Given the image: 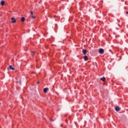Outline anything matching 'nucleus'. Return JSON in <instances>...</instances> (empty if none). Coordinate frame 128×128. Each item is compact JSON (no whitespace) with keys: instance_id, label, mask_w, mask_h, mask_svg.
Returning <instances> with one entry per match:
<instances>
[{"instance_id":"f257e3e1","label":"nucleus","mask_w":128,"mask_h":128,"mask_svg":"<svg viewBox=\"0 0 128 128\" xmlns=\"http://www.w3.org/2000/svg\"><path fill=\"white\" fill-rule=\"evenodd\" d=\"M98 52L99 54H102L104 53V50L103 48H100L99 49Z\"/></svg>"},{"instance_id":"f03ea898","label":"nucleus","mask_w":128,"mask_h":128,"mask_svg":"<svg viewBox=\"0 0 128 128\" xmlns=\"http://www.w3.org/2000/svg\"><path fill=\"white\" fill-rule=\"evenodd\" d=\"M11 22H12V24H16V22L14 18H11Z\"/></svg>"},{"instance_id":"7ed1b4c3","label":"nucleus","mask_w":128,"mask_h":128,"mask_svg":"<svg viewBox=\"0 0 128 128\" xmlns=\"http://www.w3.org/2000/svg\"><path fill=\"white\" fill-rule=\"evenodd\" d=\"M8 70H14V68H12V66H10L8 68Z\"/></svg>"},{"instance_id":"20e7f679","label":"nucleus","mask_w":128,"mask_h":128,"mask_svg":"<svg viewBox=\"0 0 128 128\" xmlns=\"http://www.w3.org/2000/svg\"><path fill=\"white\" fill-rule=\"evenodd\" d=\"M120 108H118V106H116L115 108V110H116V112H120Z\"/></svg>"},{"instance_id":"39448f33","label":"nucleus","mask_w":128,"mask_h":128,"mask_svg":"<svg viewBox=\"0 0 128 128\" xmlns=\"http://www.w3.org/2000/svg\"><path fill=\"white\" fill-rule=\"evenodd\" d=\"M48 88H44V92L46 94V92H48Z\"/></svg>"},{"instance_id":"423d86ee","label":"nucleus","mask_w":128,"mask_h":128,"mask_svg":"<svg viewBox=\"0 0 128 128\" xmlns=\"http://www.w3.org/2000/svg\"><path fill=\"white\" fill-rule=\"evenodd\" d=\"M24 20H26V18H24V17H22L21 20H20V21L22 22H24Z\"/></svg>"},{"instance_id":"0eeeda50","label":"nucleus","mask_w":128,"mask_h":128,"mask_svg":"<svg viewBox=\"0 0 128 128\" xmlns=\"http://www.w3.org/2000/svg\"><path fill=\"white\" fill-rule=\"evenodd\" d=\"M82 52L84 54H86V50H82Z\"/></svg>"},{"instance_id":"6e6552de","label":"nucleus","mask_w":128,"mask_h":128,"mask_svg":"<svg viewBox=\"0 0 128 128\" xmlns=\"http://www.w3.org/2000/svg\"><path fill=\"white\" fill-rule=\"evenodd\" d=\"M84 60L86 61L88 60V56H84Z\"/></svg>"},{"instance_id":"1a4fd4ad","label":"nucleus","mask_w":128,"mask_h":128,"mask_svg":"<svg viewBox=\"0 0 128 128\" xmlns=\"http://www.w3.org/2000/svg\"><path fill=\"white\" fill-rule=\"evenodd\" d=\"M100 80H102V82H104V80H106V78L102 77V78H100Z\"/></svg>"},{"instance_id":"9d476101","label":"nucleus","mask_w":128,"mask_h":128,"mask_svg":"<svg viewBox=\"0 0 128 128\" xmlns=\"http://www.w3.org/2000/svg\"><path fill=\"white\" fill-rule=\"evenodd\" d=\"M4 1H2L0 3L1 6H4Z\"/></svg>"},{"instance_id":"9b49d317","label":"nucleus","mask_w":128,"mask_h":128,"mask_svg":"<svg viewBox=\"0 0 128 128\" xmlns=\"http://www.w3.org/2000/svg\"><path fill=\"white\" fill-rule=\"evenodd\" d=\"M30 14H31L30 16H34V12H31Z\"/></svg>"},{"instance_id":"f8f14e48","label":"nucleus","mask_w":128,"mask_h":128,"mask_svg":"<svg viewBox=\"0 0 128 128\" xmlns=\"http://www.w3.org/2000/svg\"><path fill=\"white\" fill-rule=\"evenodd\" d=\"M32 55L34 56V52H32Z\"/></svg>"},{"instance_id":"ddd939ff","label":"nucleus","mask_w":128,"mask_h":128,"mask_svg":"<svg viewBox=\"0 0 128 128\" xmlns=\"http://www.w3.org/2000/svg\"><path fill=\"white\" fill-rule=\"evenodd\" d=\"M30 16L32 18H34V15L31 16Z\"/></svg>"},{"instance_id":"4468645a","label":"nucleus","mask_w":128,"mask_h":128,"mask_svg":"<svg viewBox=\"0 0 128 128\" xmlns=\"http://www.w3.org/2000/svg\"><path fill=\"white\" fill-rule=\"evenodd\" d=\"M37 84H40V82H37Z\"/></svg>"},{"instance_id":"2eb2a0df","label":"nucleus","mask_w":128,"mask_h":128,"mask_svg":"<svg viewBox=\"0 0 128 128\" xmlns=\"http://www.w3.org/2000/svg\"><path fill=\"white\" fill-rule=\"evenodd\" d=\"M50 120V122H52V120Z\"/></svg>"},{"instance_id":"dca6fc26","label":"nucleus","mask_w":128,"mask_h":128,"mask_svg":"<svg viewBox=\"0 0 128 128\" xmlns=\"http://www.w3.org/2000/svg\"><path fill=\"white\" fill-rule=\"evenodd\" d=\"M18 82H16V83L18 84Z\"/></svg>"},{"instance_id":"f3484780","label":"nucleus","mask_w":128,"mask_h":128,"mask_svg":"<svg viewBox=\"0 0 128 128\" xmlns=\"http://www.w3.org/2000/svg\"><path fill=\"white\" fill-rule=\"evenodd\" d=\"M56 16H54V18H56Z\"/></svg>"},{"instance_id":"a211bd4d","label":"nucleus","mask_w":128,"mask_h":128,"mask_svg":"<svg viewBox=\"0 0 128 128\" xmlns=\"http://www.w3.org/2000/svg\"><path fill=\"white\" fill-rule=\"evenodd\" d=\"M20 84H21V83H20Z\"/></svg>"}]
</instances>
